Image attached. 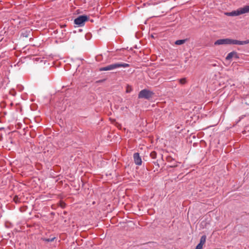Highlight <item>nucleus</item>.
Wrapping results in <instances>:
<instances>
[{"label": "nucleus", "instance_id": "9d476101", "mask_svg": "<svg viewBox=\"0 0 249 249\" xmlns=\"http://www.w3.org/2000/svg\"><path fill=\"white\" fill-rule=\"evenodd\" d=\"M55 238V237H52V238H42V240L45 241V242H52L53 241L54 239Z\"/></svg>", "mask_w": 249, "mask_h": 249}, {"label": "nucleus", "instance_id": "ddd939ff", "mask_svg": "<svg viewBox=\"0 0 249 249\" xmlns=\"http://www.w3.org/2000/svg\"><path fill=\"white\" fill-rule=\"evenodd\" d=\"M203 245L201 243H199L195 249H202Z\"/></svg>", "mask_w": 249, "mask_h": 249}, {"label": "nucleus", "instance_id": "20e7f679", "mask_svg": "<svg viewBox=\"0 0 249 249\" xmlns=\"http://www.w3.org/2000/svg\"><path fill=\"white\" fill-rule=\"evenodd\" d=\"M154 93L148 89H143L141 90L138 94V98L140 99H145L149 100L152 97Z\"/></svg>", "mask_w": 249, "mask_h": 249}, {"label": "nucleus", "instance_id": "f8f14e48", "mask_svg": "<svg viewBox=\"0 0 249 249\" xmlns=\"http://www.w3.org/2000/svg\"><path fill=\"white\" fill-rule=\"evenodd\" d=\"M132 90V88L127 85V87H126V93H130Z\"/></svg>", "mask_w": 249, "mask_h": 249}, {"label": "nucleus", "instance_id": "a211bd4d", "mask_svg": "<svg viewBox=\"0 0 249 249\" xmlns=\"http://www.w3.org/2000/svg\"><path fill=\"white\" fill-rule=\"evenodd\" d=\"M18 197L17 196L14 197V201H15L16 203H18Z\"/></svg>", "mask_w": 249, "mask_h": 249}, {"label": "nucleus", "instance_id": "2eb2a0df", "mask_svg": "<svg viewBox=\"0 0 249 249\" xmlns=\"http://www.w3.org/2000/svg\"><path fill=\"white\" fill-rule=\"evenodd\" d=\"M151 156L152 157V158L154 159L156 157V153L155 152H152L151 154H150Z\"/></svg>", "mask_w": 249, "mask_h": 249}, {"label": "nucleus", "instance_id": "6e6552de", "mask_svg": "<svg viewBox=\"0 0 249 249\" xmlns=\"http://www.w3.org/2000/svg\"><path fill=\"white\" fill-rule=\"evenodd\" d=\"M168 162L170 163L169 165L170 167H175L178 166V162L171 157H167L166 158Z\"/></svg>", "mask_w": 249, "mask_h": 249}, {"label": "nucleus", "instance_id": "4468645a", "mask_svg": "<svg viewBox=\"0 0 249 249\" xmlns=\"http://www.w3.org/2000/svg\"><path fill=\"white\" fill-rule=\"evenodd\" d=\"M179 83L181 84H184L186 83V79L185 78H182L179 79Z\"/></svg>", "mask_w": 249, "mask_h": 249}, {"label": "nucleus", "instance_id": "39448f33", "mask_svg": "<svg viewBox=\"0 0 249 249\" xmlns=\"http://www.w3.org/2000/svg\"><path fill=\"white\" fill-rule=\"evenodd\" d=\"M89 19V17L87 15H80L74 19V23L77 27H82L84 25L85 22Z\"/></svg>", "mask_w": 249, "mask_h": 249}, {"label": "nucleus", "instance_id": "f3484780", "mask_svg": "<svg viewBox=\"0 0 249 249\" xmlns=\"http://www.w3.org/2000/svg\"><path fill=\"white\" fill-rule=\"evenodd\" d=\"M244 117V115H242L239 118V120H238V122H240L242 119H243Z\"/></svg>", "mask_w": 249, "mask_h": 249}, {"label": "nucleus", "instance_id": "dca6fc26", "mask_svg": "<svg viewBox=\"0 0 249 249\" xmlns=\"http://www.w3.org/2000/svg\"><path fill=\"white\" fill-rule=\"evenodd\" d=\"M90 37V34H87L85 36V37H86V39H87V40L89 39Z\"/></svg>", "mask_w": 249, "mask_h": 249}, {"label": "nucleus", "instance_id": "423d86ee", "mask_svg": "<svg viewBox=\"0 0 249 249\" xmlns=\"http://www.w3.org/2000/svg\"><path fill=\"white\" fill-rule=\"evenodd\" d=\"M232 58H234L236 59L239 58V54L236 52L232 51L229 53L226 57V60H230Z\"/></svg>", "mask_w": 249, "mask_h": 249}, {"label": "nucleus", "instance_id": "6ab92c4d", "mask_svg": "<svg viewBox=\"0 0 249 249\" xmlns=\"http://www.w3.org/2000/svg\"><path fill=\"white\" fill-rule=\"evenodd\" d=\"M239 122H238V120H237V122H236V124H237V123H238Z\"/></svg>", "mask_w": 249, "mask_h": 249}, {"label": "nucleus", "instance_id": "0eeeda50", "mask_svg": "<svg viewBox=\"0 0 249 249\" xmlns=\"http://www.w3.org/2000/svg\"><path fill=\"white\" fill-rule=\"evenodd\" d=\"M133 158L134 162L136 165H141L142 164V161L139 153H135L133 154Z\"/></svg>", "mask_w": 249, "mask_h": 249}, {"label": "nucleus", "instance_id": "f03ea898", "mask_svg": "<svg viewBox=\"0 0 249 249\" xmlns=\"http://www.w3.org/2000/svg\"><path fill=\"white\" fill-rule=\"evenodd\" d=\"M249 13V5H246L243 7H241L236 10L230 12H226L225 15L228 16L235 17L241 14Z\"/></svg>", "mask_w": 249, "mask_h": 249}, {"label": "nucleus", "instance_id": "f257e3e1", "mask_svg": "<svg viewBox=\"0 0 249 249\" xmlns=\"http://www.w3.org/2000/svg\"><path fill=\"white\" fill-rule=\"evenodd\" d=\"M249 43V39L244 41H239L229 38L219 39L215 41L214 43V45H243Z\"/></svg>", "mask_w": 249, "mask_h": 249}, {"label": "nucleus", "instance_id": "1a4fd4ad", "mask_svg": "<svg viewBox=\"0 0 249 249\" xmlns=\"http://www.w3.org/2000/svg\"><path fill=\"white\" fill-rule=\"evenodd\" d=\"M186 41V39H179L175 41V44L178 45H180L184 43Z\"/></svg>", "mask_w": 249, "mask_h": 249}, {"label": "nucleus", "instance_id": "9b49d317", "mask_svg": "<svg viewBox=\"0 0 249 249\" xmlns=\"http://www.w3.org/2000/svg\"><path fill=\"white\" fill-rule=\"evenodd\" d=\"M206 236L205 235L202 236L201 237L199 243H201L202 245H203L206 242Z\"/></svg>", "mask_w": 249, "mask_h": 249}, {"label": "nucleus", "instance_id": "7ed1b4c3", "mask_svg": "<svg viewBox=\"0 0 249 249\" xmlns=\"http://www.w3.org/2000/svg\"><path fill=\"white\" fill-rule=\"evenodd\" d=\"M129 67V64L125 63H116L111 64L107 66L100 68L99 69L100 71H111L114 69L119 68L120 67L127 68Z\"/></svg>", "mask_w": 249, "mask_h": 249}]
</instances>
